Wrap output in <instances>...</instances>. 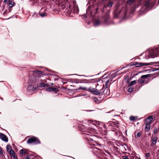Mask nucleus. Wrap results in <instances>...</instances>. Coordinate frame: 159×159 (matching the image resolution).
Wrapping results in <instances>:
<instances>
[{
  "label": "nucleus",
  "instance_id": "obj_1",
  "mask_svg": "<svg viewBox=\"0 0 159 159\" xmlns=\"http://www.w3.org/2000/svg\"><path fill=\"white\" fill-rule=\"evenodd\" d=\"M93 126H94L93 127V129H92L89 130V131L85 132L84 133L85 136L89 141H93V139L92 138L93 135V133H95V129L97 127L95 125H93Z\"/></svg>",
  "mask_w": 159,
  "mask_h": 159
},
{
  "label": "nucleus",
  "instance_id": "obj_2",
  "mask_svg": "<svg viewBox=\"0 0 159 159\" xmlns=\"http://www.w3.org/2000/svg\"><path fill=\"white\" fill-rule=\"evenodd\" d=\"M156 1L152 0H145L144 2V6L148 10L151 9L156 3Z\"/></svg>",
  "mask_w": 159,
  "mask_h": 159
},
{
  "label": "nucleus",
  "instance_id": "obj_3",
  "mask_svg": "<svg viewBox=\"0 0 159 159\" xmlns=\"http://www.w3.org/2000/svg\"><path fill=\"white\" fill-rule=\"evenodd\" d=\"M27 143L29 144L33 143L35 144H38L40 143V142L39 139L35 137L29 138L27 141Z\"/></svg>",
  "mask_w": 159,
  "mask_h": 159
},
{
  "label": "nucleus",
  "instance_id": "obj_4",
  "mask_svg": "<svg viewBox=\"0 0 159 159\" xmlns=\"http://www.w3.org/2000/svg\"><path fill=\"white\" fill-rule=\"evenodd\" d=\"M107 125L110 128H113L114 127L118 128L119 126V124L117 121H110L107 123Z\"/></svg>",
  "mask_w": 159,
  "mask_h": 159
},
{
  "label": "nucleus",
  "instance_id": "obj_5",
  "mask_svg": "<svg viewBox=\"0 0 159 159\" xmlns=\"http://www.w3.org/2000/svg\"><path fill=\"white\" fill-rule=\"evenodd\" d=\"M150 75V74H148L142 75L139 79L137 80L138 84H142L145 83V80L144 79L147 78L149 77Z\"/></svg>",
  "mask_w": 159,
  "mask_h": 159
},
{
  "label": "nucleus",
  "instance_id": "obj_6",
  "mask_svg": "<svg viewBox=\"0 0 159 159\" xmlns=\"http://www.w3.org/2000/svg\"><path fill=\"white\" fill-rule=\"evenodd\" d=\"M104 86L102 87V89H100L99 90V93H100L101 94H98V95H104L105 96H107L108 95H109L110 93V91L108 90L107 88H106L105 89L103 90V91H102V89L103 88Z\"/></svg>",
  "mask_w": 159,
  "mask_h": 159
},
{
  "label": "nucleus",
  "instance_id": "obj_7",
  "mask_svg": "<svg viewBox=\"0 0 159 159\" xmlns=\"http://www.w3.org/2000/svg\"><path fill=\"white\" fill-rule=\"evenodd\" d=\"M88 90L91 92V93L93 94L98 95V94H101L100 93H99V90L96 89H95V88L91 87H89Z\"/></svg>",
  "mask_w": 159,
  "mask_h": 159
},
{
  "label": "nucleus",
  "instance_id": "obj_8",
  "mask_svg": "<svg viewBox=\"0 0 159 159\" xmlns=\"http://www.w3.org/2000/svg\"><path fill=\"white\" fill-rule=\"evenodd\" d=\"M151 65L150 63L135 62L134 65L136 67H140L143 66H148Z\"/></svg>",
  "mask_w": 159,
  "mask_h": 159
},
{
  "label": "nucleus",
  "instance_id": "obj_9",
  "mask_svg": "<svg viewBox=\"0 0 159 159\" xmlns=\"http://www.w3.org/2000/svg\"><path fill=\"white\" fill-rule=\"evenodd\" d=\"M158 56H159V47L155 49L154 52H153L152 54V57L154 58Z\"/></svg>",
  "mask_w": 159,
  "mask_h": 159
},
{
  "label": "nucleus",
  "instance_id": "obj_10",
  "mask_svg": "<svg viewBox=\"0 0 159 159\" xmlns=\"http://www.w3.org/2000/svg\"><path fill=\"white\" fill-rule=\"evenodd\" d=\"M153 134L152 135V136L151 137V146H155L156 145V143L158 140V138L157 137H152Z\"/></svg>",
  "mask_w": 159,
  "mask_h": 159
},
{
  "label": "nucleus",
  "instance_id": "obj_11",
  "mask_svg": "<svg viewBox=\"0 0 159 159\" xmlns=\"http://www.w3.org/2000/svg\"><path fill=\"white\" fill-rule=\"evenodd\" d=\"M0 139L2 141L7 142H8V138L4 134L0 133Z\"/></svg>",
  "mask_w": 159,
  "mask_h": 159
},
{
  "label": "nucleus",
  "instance_id": "obj_12",
  "mask_svg": "<svg viewBox=\"0 0 159 159\" xmlns=\"http://www.w3.org/2000/svg\"><path fill=\"white\" fill-rule=\"evenodd\" d=\"M153 120V118L152 116H149L146 119L145 123H146L151 124L152 123V121Z\"/></svg>",
  "mask_w": 159,
  "mask_h": 159
},
{
  "label": "nucleus",
  "instance_id": "obj_13",
  "mask_svg": "<svg viewBox=\"0 0 159 159\" xmlns=\"http://www.w3.org/2000/svg\"><path fill=\"white\" fill-rule=\"evenodd\" d=\"M46 91L47 92H53L55 93H57L59 91V89L57 88H56L49 87L46 89Z\"/></svg>",
  "mask_w": 159,
  "mask_h": 159
},
{
  "label": "nucleus",
  "instance_id": "obj_14",
  "mask_svg": "<svg viewBox=\"0 0 159 159\" xmlns=\"http://www.w3.org/2000/svg\"><path fill=\"white\" fill-rule=\"evenodd\" d=\"M19 152L21 156H22L24 155H26L28 154L27 151L25 148L21 149L20 151Z\"/></svg>",
  "mask_w": 159,
  "mask_h": 159
},
{
  "label": "nucleus",
  "instance_id": "obj_15",
  "mask_svg": "<svg viewBox=\"0 0 159 159\" xmlns=\"http://www.w3.org/2000/svg\"><path fill=\"white\" fill-rule=\"evenodd\" d=\"M145 124H146V125L145 127V131L146 132H148V131H149V130L150 129L151 127V124H149L146 123H145Z\"/></svg>",
  "mask_w": 159,
  "mask_h": 159
},
{
  "label": "nucleus",
  "instance_id": "obj_16",
  "mask_svg": "<svg viewBox=\"0 0 159 159\" xmlns=\"http://www.w3.org/2000/svg\"><path fill=\"white\" fill-rule=\"evenodd\" d=\"M73 12L74 13H77L79 11V9L76 5H74L73 7Z\"/></svg>",
  "mask_w": 159,
  "mask_h": 159
},
{
  "label": "nucleus",
  "instance_id": "obj_17",
  "mask_svg": "<svg viewBox=\"0 0 159 159\" xmlns=\"http://www.w3.org/2000/svg\"><path fill=\"white\" fill-rule=\"evenodd\" d=\"M34 74L38 75V76L39 77L43 75V73L42 71H38L35 70L34 71Z\"/></svg>",
  "mask_w": 159,
  "mask_h": 159
},
{
  "label": "nucleus",
  "instance_id": "obj_18",
  "mask_svg": "<svg viewBox=\"0 0 159 159\" xmlns=\"http://www.w3.org/2000/svg\"><path fill=\"white\" fill-rule=\"evenodd\" d=\"M40 86L41 87H49L50 85L44 83H41L40 84Z\"/></svg>",
  "mask_w": 159,
  "mask_h": 159
},
{
  "label": "nucleus",
  "instance_id": "obj_19",
  "mask_svg": "<svg viewBox=\"0 0 159 159\" xmlns=\"http://www.w3.org/2000/svg\"><path fill=\"white\" fill-rule=\"evenodd\" d=\"M100 23V21L98 20H96L94 23V25L95 26H98L99 25Z\"/></svg>",
  "mask_w": 159,
  "mask_h": 159
},
{
  "label": "nucleus",
  "instance_id": "obj_20",
  "mask_svg": "<svg viewBox=\"0 0 159 159\" xmlns=\"http://www.w3.org/2000/svg\"><path fill=\"white\" fill-rule=\"evenodd\" d=\"M136 0H128L126 2V3L128 4H131L133 3Z\"/></svg>",
  "mask_w": 159,
  "mask_h": 159
},
{
  "label": "nucleus",
  "instance_id": "obj_21",
  "mask_svg": "<svg viewBox=\"0 0 159 159\" xmlns=\"http://www.w3.org/2000/svg\"><path fill=\"white\" fill-rule=\"evenodd\" d=\"M8 152L9 153L10 156L11 157L15 154L14 151L12 149V150H11V151H9Z\"/></svg>",
  "mask_w": 159,
  "mask_h": 159
},
{
  "label": "nucleus",
  "instance_id": "obj_22",
  "mask_svg": "<svg viewBox=\"0 0 159 159\" xmlns=\"http://www.w3.org/2000/svg\"><path fill=\"white\" fill-rule=\"evenodd\" d=\"M28 88L32 90H35L36 88L32 85H30L28 86Z\"/></svg>",
  "mask_w": 159,
  "mask_h": 159
},
{
  "label": "nucleus",
  "instance_id": "obj_23",
  "mask_svg": "<svg viewBox=\"0 0 159 159\" xmlns=\"http://www.w3.org/2000/svg\"><path fill=\"white\" fill-rule=\"evenodd\" d=\"M137 81V80H134V81H131L129 84V86L133 85L135 84L136 83Z\"/></svg>",
  "mask_w": 159,
  "mask_h": 159
},
{
  "label": "nucleus",
  "instance_id": "obj_24",
  "mask_svg": "<svg viewBox=\"0 0 159 159\" xmlns=\"http://www.w3.org/2000/svg\"><path fill=\"white\" fill-rule=\"evenodd\" d=\"M6 148L7 151L8 152H9V151H11V150H12L11 147L10 145H7L6 147Z\"/></svg>",
  "mask_w": 159,
  "mask_h": 159
},
{
  "label": "nucleus",
  "instance_id": "obj_25",
  "mask_svg": "<svg viewBox=\"0 0 159 159\" xmlns=\"http://www.w3.org/2000/svg\"><path fill=\"white\" fill-rule=\"evenodd\" d=\"M39 15L42 17H44L45 16H47V14L45 12H43V13H41L40 12H39Z\"/></svg>",
  "mask_w": 159,
  "mask_h": 159
},
{
  "label": "nucleus",
  "instance_id": "obj_26",
  "mask_svg": "<svg viewBox=\"0 0 159 159\" xmlns=\"http://www.w3.org/2000/svg\"><path fill=\"white\" fill-rule=\"evenodd\" d=\"M113 4V3L111 2H109L107 4V6L109 8L112 7Z\"/></svg>",
  "mask_w": 159,
  "mask_h": 159
},
{
  "label": "nucleus",
  "instance_id": "obj_27",
  "mask_svg": "<svg viewBox=\"0 0 159 159\" xmlns=\"http://www.w3.org/2000/svg\"><path fill=\"white\" fill-rule=\"evenodd\" d=\"M15 3L13 2H11L9 4V6L10 7H12L14 6L15 5Z\"/></svg>",
  "mask_w": 159,
  "mask_h": 159
},
{
  "label": "nucleus",
  "instance_id": "obj_28",
  "mask_svg": "<svg viewBox=\"0 0 159 159\" xmlns=\"http://www.w3.org/2000/svg\"><path fill=\"white\" fill-rule=\"evenodd\" d=\"M134 90V88L133 87H130L128 89V91L129 92L131 93L133 92Z\"/></svg>",
  "mask_w": 159,
  "mask_h": 159
},
{
  "label": "nucleus",
  "instance_id": "obj_29",
  "mask_svg": "<svg viewBox=\"0 0 159 159\" xmlns=\"http://www.w3.org/2000/svg\"><path fill=\"white\" fill-rule=\"evenodd\" d=\"M129 119L131 120L134 121L135 120L136 118L135 117L133 116H131L129 117Z\"/></svg>",
  "mask_w": 159,
  "mask_h": 159
},
{
  "label": "nucleus",
  "instance_id": "obj_30",
  "mask_svg": "<svg viewBox=\"0 0 159 159\" xmlns=\"http://www.w3.org/2000/svg\"><path fill=\"white\" fill-rule=\"evenodd\" d=\"M158 131H159V128H158L157 129H154V131H153L154 134H157Z\"/></svg>",
  "mask_w": 159,
  "mask_h": 159
},
{
  "label": "nucleus",
  "instance_id": "obj_31",
  "mask_svg": "<svg viewBox=\"0 0 159 159\" xmlns=\"http://www.w3.org/2000/svg\"><path fill=\"white\" fill-rule=\"evenodd\" d=\"M0 153L2 156H4L3 152L2 150V148L0 146Z\"/></svg>",
  "mask_w": 159,
  "mask_h": 159
},
{
  "label": "nucleus",
  "instance_id": "obj_32",
  "mask_svg": "<svg viewBox=\"0 0 159 159\" xmlns=\"http://www.w3.org/2000/svg\"><path fill=\"white\" fill-rule=\"evenodd\" d=\"M82 89V90H85L86 89V88L85 87H80L78 89V90H80V89Z\"/></svg>",
  "mask_w": 159,
  "mask_h": 159
},
{
  "label": "nucleus",
  "instance_id": "obj_33",
  "mask_svg": "<svg viewBox=\"0 0 159 159\" xmlns=\"http://www.w3.org/2000/svg\"><path fill=\"white\" fill-rule=\"evenodd\" d=\"M109 80L107 81L106 82V84H105V86H106V88H107L108 87V84H109Z\"/></svg>",
  "mask_w": 159,
  "mask_h": 159
},
{
  "label": "nucleus",
  "instance_id": "obj_34",
  "mask_svg": "<svg viewBox=\"0 0 159 159\" xmlns=\"http://www.w3.org/2000/svg\"><path fill=\"white\" fill-rule=\"evenodd\" d=\"M141 133L140 132H138L137 134V136L138 137H140L141 135Z\"/></svg>",
  "mask_w": 159,
  "mask_h": 159
},
{
  "label": "nucleus",
  "instance_id": "obj_35",
  "mask_svg": "<svg viewBox=\"0 0 159 159\" xmlns=\"http://www.w3.org/2000/svg\"><path fill=\"white\" fill-rule=\"evenodd\" d=\"M150 155V153H147L145 154V157H149Z\"/></svg>",
  "mask_w": 159,
  "mask_h": 159
},
{
  "label": "nucleus",
  "instance_id": "obj_36",
  "mask_svg": "<svg viewBox=\"0 0 159 159\" xmlns=\"http://www.w3.org/2000/svg\"><path fill=\"white\" fill-rule=\"evenodd\" d=\"M122 159H129L127 156H124L122 157Z\"/></svg>",
  "mask_w": 159,
  "mask_h": 159
},
{
  "label": "nucleus",
  "instance_id": "obj_37",
  "mask_svg": "<svg viewBox=\"0 0 159 159\" xmlns=\"http://www.w3.org/2000/svg\"><path fill=\"white\" fill-rule=\"evenodd\" d=\"M13 157V159H18L17 157L16 156L15 154L12 156Z\"/></svg>",
  "mask_w": 159,
  "mask_h": 159
},
{
  "label": "nucleus",
  "instance_id": "obj_38",
  "mask_svg": "<svg viewBox=\"0 0 159 159\" xmlns=\"http://www.w3.org/2000/svg\"><path fill=\"white\" fill-rule=\"evenodd\" d=\"M10 1V0H4V2L6 3Z\"/></svg>",
  "mask_w": 159,
  "mask_h": 159
},
{
  "label": "nucleus",
  "instance_id": "obj_39",
  "mask_svg": "<svg viewBox=\"0 0 159 159\" xmlns=\"http://www.w3.org/2000/svg\"><path fill=\"white\" fill-rule=\"evenodd\" d=\"M37 16V14L34 13V14H33L32 16L33 17H35V16L36 17Z\"/></svg>",
  "mask_w": 159,
  "mask_h": 159
},
{
  "label": "nucleus",
  "instance_id": "obj_40",
  "mask_svg": "<svg viewBox=\"0 0 159 159\" xmlns=\"http://www.w3.org/2000/svg\"><path fill=\"white\" fill-rule=\"evenodd\" d=\"M25 159H30V157L29 156H27Z\"/></svg>",
  "mask_w": 159,
  "mask_h": 159
},
{
  "label": "nucleus",
  "instance_id": "obj_41",
  "mask_svg": "<svg viewBox=\"0 0 159 159\" xmlns=\"http://www.w3.org/2000/svg\"><path fill=\"white\" fill-rule=\"evenodd\" d=\"M103 127L104 128L106 129V125H103Z\"/></svg>",
  "mask_w": 159,
  "mask_h": 159
},
{
  "label": "nucleus",
  "instance_id": "obj_42",
  "mask_svg": "<svg viewBox=\"0 0 159 159\" xmlns=\"http://www.w3.org/2000/svg\"><path fill=\"white\" fill-rule=\"evenodd\" d=\"M98 146H100V145L99 144H97Z\"/></svg>",
  "mask_w": 159,
  "mask_h": 159
},
{
  "label": "nucleus",
  "instance_id": "obj_43",
  "mask_svg": "<svg viewBox=\"0 0 159 159\" xmlns=\"http://www.w3.org/2000/svg\"><path fill=\"white\" fill-rule=\"evenodd\" d=\"M69 9H71V7H70V6H69Z\"/></svg>",
  "mask_w": 159,
  "mask_h": 159
},
{
  "label": "nucleus",
  "instance_id": "obj_44",
  "mask_svg": "<svg viewBox=\"0 0 159 159\" xmlns=\"http://www.w3.org/2000/svg\"><path fill=\"white\" fill-rule=\"evenodd\" d=\"M158 4H159V0H158Z\"/></svg>",
  "mask_w": 159,
  "mask_h": 159
},
{
  "label": "nucleus",
  "instance_id": "obj_45",
  "mask_svg": "<svg viewBox=\"0 0 159 159\" xmlns=\"http://www.w3.org/2000/svg\"><path fill=\"white\" fill-rule=\"evenodd\" d=\"M127 130H126L125 131V133H127Z\"/></svg>",
  "mask_w": 159,
  "mask_h": 159
},
{
  "label": "nucleus",
  "instance_id": "obj_46",
  "mask_svg": "<svg viewBox=\"0 0 159 159\" xmlns=\"http://www.w3.org/2000/svg\"><path fill=\"white\" fill-rule=\"evenodd\" d=\"M97 87V86H96V89Z\"/></svg>",
  "mask_w": 159,
  "mask_h": 159
}]
</instances>
